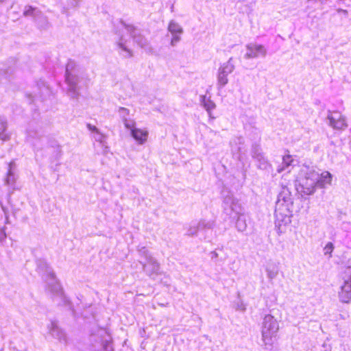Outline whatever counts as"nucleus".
<instances>
[{"label": "nucleus", "instance_id": "f257e3e1", "mask_svg": "<svg viewBox=\"0 0 351 351\" xmlns=\"http://www.w3.org/2000/svg\"><path fill=\"white\" fill-rule=\"evenodd\" d=\"M278 329V324L273 317L266 316L265 317L262 335L265 345L272 346L276 341Z\"/></svg>", "mask_w": 351, "mask_h": 351}, {"label": "nucleus", "instance_id": "f03ea898", "mask_svg": "<svg viewBox=\"0 0 351 351\" xmlns=\"http://www.w3.org/2000/svg\"><path fill=\"white\" fill-rule=\"evenodd\" d=\"M315 176V173L311 172L307 176L301 178L297 190L303 195H312L315 192L316 186H317Z\"/></svg>", "mask_w": 351, "mask_h": 351}, {"label": "nucleus", "instance_id": "7ed1b4c3", "mask_svg": "<svg viewBox=\"0 0 351 351\" xmlns=\"http://www.w3.org/2000/svg\"><path fill=\"white\" fill-rule=\"evenodd\" d=\"M328 119L330 125L335 130H343L348 127L345 117L339 111L330 112Z\"/></svg>", "mask_w": 351, "mask_h": 351}, {"label": "nucleus", "instance_id": "20e7f679", "mask_svg": "<svg viewBox=\"0 0 351 351\" xmlns=\"http://www.w3.org/2000/svg\"><path fill=\"white\" fill-rule=\"evenodd\" d=\"M125 128L130 129L132 137L140 144L145 143L148 138V131L145 129H140L134 127V124L125 123Z\"/></svg>", "mask_w": 351, "mask_h": 351}, {"label": "nucleus", "instance_id": "39448f33", "mask_svg": "<svg viewBox=\"0 0 351 351\" xmlns=\"http://www.w3.org/2000/svg\"><path fill=\"white\" fill-rule=\"evenodd\" d=\"M232 71V66L226 63L223 64L219 69V76H218V82L221 86H224L228 83V74L231 73Z\"/></svg>", "mask_w": 351, "mask_h": 351}, {"label": "nucleus", "instance_id": "423d86ee", "mask_svg": "<svg viewBox=\"0 0 351 351\" xmlns=\"http://www.w3.org/2000/svg\"><path fill=\"white\" fill-rule=\"evenodd\" d=\"M247 50L246 56L248 58H256L266 54V50L261 45H251L247 47Z\"/></svg>", "mask_w": 351, "mask_h": 351}, {"label": "nucleus", "instance_id": "0eeeda50", "mask_svg": "<svg viewBox=\"0 0 351 351\" xmlns=\"http://www.w3.org/2000/svg\"><path fill=\"white\" fill-rule=\"evenodd\" d=\"M316 184L319 187H324L327 184H330L332 181V175L328 171H324L321 173V175L318 177L316 174Z\"/></svg>", "mask_w": 351, "mask_h": 351}, {"label": "nucleus", "instance_id": "6e6552de", "mask_svg": "<svg viewBox=\"0 0 351 351\" xmlns=\"http://www.w3.org/2000/svg\"><path fill=\"white\" fill-rule=\"evenodd\" d=\"M338 293L341 302H349L351 300V285H341Z\"/></svg>", "mask_w": 351, "mask_h": 351}, {"label": "nucleus", "instance_id": "1a4fd4ad", "mask_svg": "<svg viewBox=\"0 0 351 351\" xmlns=\"http://www.w3.org/2000/svg\"><path fill=\"white\" fill-rule=\"evenodd\" d=\"M342 285H351V266L343 267L340 272Z\"/></svg>", "mask_w": 351, "mask_h": 351}, {"label": "nucleus", "instance_id": "9d476101", "mask_svg": "<svg viewBox=\"0 0 351 351\" xmlns=\"http://www.w3.org/2000/svg\"><path fill=\"white\" fill-rule=\"evenodd\" d=\"M204 107L206 108V110L208 112L210 117L214 119L215 117H213L211 115L210 111L215 108V104L210 100H208V102H206V99H204Z\"/></svg>", "mask_w": 351, "mask_h": 351}, {"label": "nucleus", "instance_id": "9b49d317", "mask_svg": "<svg viewBox=\"0 0 351 351\" xmlns=\"http://www.w3.org/2000/svg\"><path fill=\"white\" fill-rule=\"evenodd\" d=\"M35 10H36L35 8H34L31 5H28V6L25 7L23 14L27 16H33L34 14Z\"/></svg>", "mask_w": 351, "mask_h": 351}, {"label": "nucleus", "instance_id": "f8f14e48", "mask_svg": "<svg viewBox=\"0 0 351 351\" xmlns=\"http://www.w3.org/2000/svg\"><path fill=\"white\" fill-rule=\"evenodd\" d=\"M334 247L332 243L329 242L328 243L326 246L324 247V254H329L331 255L332 251H333Z\"/></svg>", "mask_w": 351, "mask_h": 351}, {"label": "nucleus", "instance_id": "ddd939ff", "mask_svg": "<svg viewBox=\"0 0 351 351\" xmlns=\"http://www.w3.org/2000/svg\"><path fill=\"white\" fill-rule=\"evenodd\" d=\"M283 160L285 162H286L287 163V165H289V162L292 161L291 156H287L284 157Z\"/></svg>", "mask_w": 351, "mask_h": 351}, {"label": "nucleus", "instance_id": "4468645a", "mask_svg": "<svg viewBox=\"0 0 351 351\" xmlns=\"http://www.w3.org/2000/svg\"><path fill=\"white\" fill-rule=\"evenodd\" d=\"M87 126L90 130L97 132V129L95 126H93L90 124H88Z\"/></svg>", "mask_w": 351, "mask_h": 351}]
</instances>
